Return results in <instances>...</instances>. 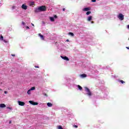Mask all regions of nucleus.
<instances>
[{"label":"nucleus","instance_id":"1","mask_svg":"<svg viewBox=\"0 0 129 129\" xmlns=\"http://www.w3.org/2000/svg\"><path fill=\"white\" fill-rule=\"evenodd\" d=\"M46 6H42L39 7L38 8H37L35 10V12H37V13H39V12H45L46 11Z\"/></svg>","mask_w":129,"mask_h":129},{"label":"nucleus","instance_id":"2","mask_svg":"<svg viewBox=\"0 0 129 129\" xmlns=\"http://www.w3.org/2000/svg\"><path fill=\"white\" fill-rule=\"evenodd\" d=\"M85 90L87 93V95H88L89 96H91V95H92V93H91V92L90 91V90H89L88 88L85 87Z\"/></svg>","mask_w":129,"mask_h":129},{"label":"nucleus","instance_id":"3","mask_svg":"<svg viewBox=\"0 0 129 129\" xmlns=\"http://www.w3.org/2000/svg\"><path fill=\"white\" fill-rule=\"evenodd\" d=\"M118 18L121 21L123 20V19H124V17H123V15H122V14H119Z\"/></svg>","mask_w":129,"mask_h":129},{"label":"nucleus","instance_id":"4","mask_svg":"<svg viewBox=\"0 0 129 129\" xmlns=\"http://www.w3.org/2000/svg\"><path fill=\"white\" fill-rule=\"evenodd\" d=\"M29 103L30 104H32V105H38V103L37 102H35L33 101H29Z\"/></svg>","mask_w":129,"mask_h":129},{"label":"nucleus","instance_id":"5","mask_svg":"<svg viewBox=\"0 0 129 129\" xmlns=\"http://www.w3.org/2000/svg\"><path fill=\"white\" fill-rule=\"evenodd\" d=\"M18 103L19 105H20L21 106H24V105H25V102H22L21 101H18Z\"/></svg>","mask_w":129,"mask_h":129},{"label":"nucleus","instance_id":"6","mask_svg":"<svg viewBox=\"0 0 129 129\" xmlns=\"http://www.w3.org/2000/svg\"><path fill=\"white\" fill-rule=\"evenodd\" d=\"M91 10V8L89 7V8H84L83 11H84V12H88V11H90Z\"/></svg>","mask_w":129,"mask_h":129},{"label":"nucleus","instance_id":"7","mask_svg":"<svg viewBox=\"0 0 129 129\" xmlns=\"http://www.w3.org/2000/svg\"><path fill=\"white\" fill-rule=\"evenodd\" d=\"M21 8L22 9H23V10H27V9H28V6H27V5H25V4H23L21 6Z\"/></svg>","mask_w":129,"mask_h":129},{"label":"nucleus","instance_id":"8","mask_svg":"<svg viewBox=\"0 0 129 129\" xmlns=\"http://www.w3.org/2000/svg\"><path fill=\"white\" fill-rule=\"evenodd\" d=\"M80 76L81 78H85V77H87V75L85 74L80 75Z\"/></svg>","mask_w":129,"mask_h":129},{"label":"nucleus","instance_id":"9","mask_svg":"<svg viewBox=\"0 0 129 129\" xmlns=\"http://www.w3.org/2000/svg\"><path fill=\"white\" fill-rule=\"evenodd\" d=\"M47 106H48V107H52V106H53V104L50 102L47 103Z\"/></svg>","mask_w":129,"mask_h":129},{"label":"nucleus","instance_id":"10","mask_svg":"<svg viewBox=\"0 0 129 129\" xmlns=\"http://www.w3.org/2000/svg\"><path fill=\"white\" fill-rule=\"evenodd\" d=\"M6 105L5 104H0V107L1 108H5V107H6Z\"/></svg>","mask_w":129,"mask_h":129},{"label":"nucleus","instance_id":"11","mask_svg":"<svg viewBox=\"0 0 129 129\" xmlns=\"http://www.w3.org/2000/svg\"><path fill=\"white\" fill-rule=\"evenodd\" d=\"M29 6H30V7H32V6H35V2H31L29 3Z\"/></svg>","mask_w":129,"mask_h":129},{"label":"nucleus","instance_id":"12","mask_svg":"<svg viewBox=\"0 0 129 129\" xmlns=\"http://www.w3.org/2000/svg\"><path fill=\"white\" fill-rule=\"evenodd\" d=\"M91 20H92V16H89L88 18L87 21H88V22H90V21H91Z\"/></svg>","mask_w":129,"mask_h":129},{"label":"nucleus","instance_id":"13","mask_svg":"<svg viewBox=\"0 0 129 129\" xmlns=\"http://www.w3.org/2000/svg\"><path fill=\"white\" fill-rule=\"evenodd\" d=\"M38 35L40 37V38H41L42 40H44V35L41 34L40 33H39Z\"/></svg>","mask_w":129,"mask_h":129},{"label":"nucleus","instance_id":"14","mask_svg":"<svg viewBox=\"0 0 129 129\" xmlns=\"http://www.w3.org/2000/svg\"><path fill=\"white\" fill-rule=\"evenodd\" d=\"M49 19L51 22H55V19H54V17H50Z\"/></svg>","mask_w":129,"mask_h":129},{"label":"nucleus","instance_id":"15","mask_svg":"<svg viewBox=\"0 0 129 129\" xmlns=\"http://www.w3.org/2000/svg\"><path fill=\"white\" fill-rule=\"evenodd\" d=\"M69 35H70L71 36H72V37H74V33L69 32Z\"/></svg>","mask_w":129,"mask_h":129},{"label":"nucleus","instance_id":"16","mask_svg":"<svg viewBox=\"0 0 129 129\" xmlns=\"http://www.w3.org/2000/svg\"><path fill=\"white\" fill-rule=\"evenodd\" d=\"M78 88L79 90H82V87L80 85H78Z\"/></svg>","mask_w":129,"mask_h":129},{"label":"nucleus","instance_id":"17","mask_svg":"<svg viewBox=\"0 0 129 129\" xmlns=\"http://www.w3.org/2000/svg\"><path fill=\"white\" fill-rule=\"evenodd\" d=\"M119 82H120L121 83H122V84H123V83H125V82L121 80H119L118 81Z\"/></svg>","mask_w":129,"mask_h":129},{"label":"nucleus","instance_id":"18","mask_svg":"<svg viewBox=\"0 0 129 129\" xmlns=\"http://www.w3.org/2000/svg\"><path fill=\"white\" fill-rule=\"evenodd\" d=\"M90 14H91V12H90V11H88V12L86 13L87 16H88V15H90Z\"/></svg>","mask_w":129,"mask_h":129},{"label":"nucleus","instance_id":"19","mask_svg":"<svg viewBox=\"0 0 129 129\" xmlns=\"http://www.w3.org/2000/svg\"><path fill=\"white\" fill-rule=\"evenodd\" d=\"M36 89V87H33L30 90L32 91V90H35Z\"/></svg>","mask_w":129,"mask_h":129},{"label":"nucleus","instance_id":"20","mask_svg":"<svg viewBox=\"0 0 129 129\" xmlns=\"http://www.w3.org/2000/svg\"><path fill=\"white\" fill-rule=\"evenodd\" d=\"M61 58L63 59V60H66V56H60Z\"/></svg>","mask_w":129,"mask_h":129},{"label":"nucleus","instance_id":"21","mask_svg":"<svg viewBox=\"0 0 129 129\" xmlns=\"http://www.w3.org/2000/svg\"><path fill=\"white\" fill-rule=\"evenodd\" d=\"M57 128L58 129H63L61 125L58 126Z\"/></svg>","mask_w":129,"mask_h":129},{"label":"nucleus","instance_id":"22","mask_svg":"<svg viewBox=\"0 0 129 129\" xmlns=\"http://www.w3.org/2000/svg\"><path fill=\"white\" fill-rule=\"evenodd\" d=\"M31 90H28V91H27V93L29 94V95H30V94H31Z\"/></svg>","mask_w":129,"mask_h":129},{"label":"nucleus","instance_id":"23","mask_svg":"<svg viewBox=\"0 0 129 129\" xmlns=\"http://www.w3.org/2000/svg\"><path fill=\"white\" fill-rule=\"evenodd\" d=\"M66 61H69V58H68V57L66 56V59H65Z\"/></svg>","mask_w":129,"mask_h":129},{"label":"nucleus","instance_id":"24","mask_svg":"<svg viewBox=\"0 0 129 129\" xmlns=\"http://www.w3.org/2000/svg\"><path fill=\"white\" fill-rule=\"evenodd\" d=\"M99 125H100V123L97 124V127H99Z\"/></svg>","mask_w":129,"mask_h":129},{"label":"nucleus","instance_id":"25","mask_svg":"<svg viewBox=\"0 0 129 129\" xmlns=\"http://www.w3.org/2000/svg\"><path fill=\"white\" fill-rule=\"evenodd\" d=\"M1 40H4V36H3V35L1 36Z\"/></svg>","mask_w":129,"mask_h":129},{"label":"nucleus","instance_id":"26","mask_svg":"<svg viewBox=\"0 0 129 129\" xmlns=\"http://www.w3.org/2000/svg\"><path fill=\"white\" fill-rule=\"evenodd\" d=\"M22 25H23V26H25V25H26V23H25V22H22Z\"/></svg>","mask_w":129,"mask_h":129},{"label":"nucleus","instance_id":"27","mask_svg":"<svg viewBox=\"0 0 129 129\" xmlns=\"http://www.w3.org/2000/svg\"><path fill=\"white\" fill-rule=\"evenodd\" d=\"M74 127L77 128V127H78V126H77V125H74Z\"/></svg>","mask_w":129,"mask_h":129},{"label":"nucleus","instance_id":"28","mask_svg":"<svg viewBox=\"0 0 129 129\" xmlns=\"http://www.w3.org/2000/svg\"><path fill=\"white\" fill-rule=\"evenodd\" d=\"M4 93H5V94H8V92L7 91H4Z\"/></svg>","mask_w":129,"mask_h":129},{"label":"nucleus","instance_id":"29","mask_svg":"<svg viewBox=\"0 0 129 129\" xmlns=\"http://www.w3.org/2000/svg\"><path fill=\"white\" fill-rule=\"evenodd\" d=\"M92 3H95L96 2V0H92Z\"/></svg>","mask_w":129,"mask_h":129},{"label":"nucleus","instance_id":"30","mask_svg":"<svg viewBox=\"0 0 129 129\" xmlns=\"http://www.w3.org/2000/svg\"><path fill=\"white\" fill-rule=\"evenodd\" d=\"M11 56H12L13 57H15V56H16V55L15 54H11Z\"/></svg>","mask_w":129,"mask_h":129},{"label":"nucleus","instance_id":"31","mask_svg":"<svg viewBox=\"0 0 129 129\" xmlns=\"http://www.w3.org/2000/svg\"><path fill=\"white\" fill-rule=\"evenodd\" d=\"M42 23L43 25H45V22L42 21Z\"/></svg>","mask_w":129,"mask_h":129},{"label":"nucleus","instance_id":"32","mask_svg":"<svg viewBox=\"0 0 129 129\" xmlns=\"http://www.w3.org/2000/svg\"><path fill=\"white\" fill-rule=\"evenodd\" d=\"M35 68H39V67H38V66H35Z\"/></svg>","mask_w":129,"mask_h":129},{"label":"nucleus","instance_id":"33","mask_svg":"<svg viewBox=\"0 0 129 129\" xmlns=\"http://www.w3.org/2000/svg\"><path fill=\"white\" fill-rule=\"evenodd\" d=\"M26 29H30V27H29V26H26Z\"/></svg>","mask_w":129,"mask_h":129},{"label":"nucleus","instance_id":"34","mask_svg":"<svg viewBox=\"0 0 129 129\" xmlns=\"http://www.w3.org/2000/svg\"><path fill=\"white\" fill-rule=\"evenodd\" d=\"M62 11H63V12H64V11H65V8H63V9H62Z\"/></svg>","mask_w":129,"mask_h":129},{"label":"nucleus","instance_id":"35","mask_svg":"<svg viewBox=\"0 0 129 129\" xmlns=\"http://www.w3.org/2000/svg\"><path fill=\"white\" fill-rule=\"evenodd\" d=\"M31 25L33 26V27H35V25L33 23H32Z\"/></svg>","mask_w":129,"mask_h":129},{"label":"nucleus","instance_id":"36","mask_svg":"<svg viewBox=\"0 0 129 129\" xmlns=\"http://www.w3.org/2000/svg\"><path fill=\"white\" fill-rule=\"evenodd\" d=\"M44 96H48V95H47V94H44Z\"/></svg>","mask_w":129,"mask_h":129},{"label":"nucleus","instance_id":"37","mask_svg":"<svg viewBox=\"0 0 129 129\" xmlns=\"http://www.w3.org/2000/svg\"><path fill=\"white\" fill-rule=\"evenodd\" d=\"M54 17L56 19L57 18L56 15H54Z\"/></svg>","mask_w":129,"mask_h":129},{"label":"nucleus","instance_id":"38","mask_svg":"<svg viewBox=\"0 0 129 129\" xmlns=\"http://www.w3.org/2000/svg\"><path fill=\"white\" fill-rule=\"evenodd\" d=\"M127 29H128V30H129V25H127Z\"/></svg>","mask_w":129,"mask_h":129},{"label":"nucleus","instance_id":"39","mask_svg":"<svg viewBox=\"0 0 129 129\" xmlns=\"http://www.w3.org/2000/svg\"><path fill=\"white\" fill-rule=\"evenodd\" d=\"M126 48L129 49V46L128 47H127V46L126 47Z\"/></svg>","mask_w":129,"mask_h":129},{"label":"nucleus","instance_id":"40","mask_svg":"<svg viewBox=\"0 0 129 129\" xmlns=\"http://www.w3.org/2000/svg\"><path fill=\"white\" fill-rule=\"evenodd\" d=\"M4 42H5V43H7V41H6V40H3Z\"/></svg>","mask_w":129,"mask_h":129},{"label":"nucleus","instance_id":"41","mask_svg":"<svg viewBox=\"0 0 129 129\" xmlns=\"http://www.w3.org/2000/svg\"><path fill=\"white\" fill-rule=\"evenodd\" d=\"M9 123H10V124L12 123V121H9Z\"/></svg>","mask_w":129,"mask_h":129},{"label":"nucleus","instance_id":"42","mask_svg":"<svg viewBox=\"0 0 129 129\" xmlns=\"http://www.w3.org/2000/svg\"><path fill=\"white\" fill-rule=\"evenodd\" d=\"M7 108H9V109H11V107H8Z\"/></svg>","mask_w":129,"mask_h":129},{"label":"nucleus","instance_id":"43","mask_svg":"<svg viewBox=\"0 0 129 129\" xmlns=\"http://www.w3.org/2000/svg\"><path fill=\"white\" fill-rule=\"evenodd\" d=\"M67 42H69V39H67Z\"/></svg>","mask_w":129,"mask_h":129},{"label":"nucleus","instance_id":"44","mask_svg":"<svg viewBox=\"0 0 129 129\" xmlns=\"http://www.w3.org/2000/svg\"><path fill=\"white\" fill-rule=\"evenodd\" d=\"M15 8H16V7H15V6L13 7V9H15Z\"/></svg>","mask_w":129,"mask_h":129},{"label":"nucleus","instance_id":"45","mask_svg":"<svg viewBox=\"0 0 129 129\" xmlns=\"http://www.w3.org/2000/svg\"><path fill=\"white\" fill-rule=\"evenodd\" d=\"M0 91H3V89H0Z\"/></svg>","mask_w":129,"mask_h":129},{"label":"nucleus","instance_id":"46","mask_svg":"<svg viewBox=\"0 0 129 129\" xmlns=\"http://www.w3.org/2000/svg\"><path fill=\"white\" fill-rule=\"evenodd\" d=\"M91 23H92V24H93V21H92V22H91Z\"/></svg>","mask_w":129,"mask_h":129}]
</instances>
